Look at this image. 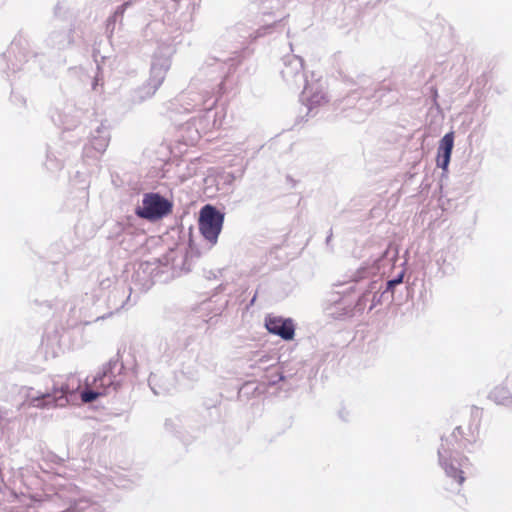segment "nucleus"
Wrapping results in <instances>:
<instances>
[{
    "label": "nucleus",
    "instance_id": "nucleus-1",
    "mask_svg": "<svg viewBox=\"0 0 512 512\" xmlns=\"http://www.w3.org/2000/svg\"><path fill=\"white\" fill-rule=\"evenodd\" d=\"M173 203L158 193H146L143 196L142 206L136 209L140 218L157 221L172 213Z\"/></svg>",
    "mask_w": 512,
    "mask_h": 512
},
{
    "label": "nucleus",
    "instance_id": "nucleus-2",
    "mask_svg": "<svg viewBox=\"0 0 512 512\" xmlns=\"http://www.w3.org/2000/svg\"><path fill=\"white\" fill-rule=\"evenodd\" d=\"M224 217L213 206L205 205L200 210L199 230L203 237L210 243L215 244L221 232Z\"/></svg>",
    "mask_w": 512,
    "mask_h": 512
},
{
    "label": "nucleus",
    "instance_id": "nucleus-3",
    "mask_svg": "<svg viewBox=\"0 0 512 512\" xmlns=\"http://www.w3.org/2000/svg\"><path fill=\"white\" fill-rule=\"evenodd\" d=\"M64 326L61 319L53 318L50 320L45 328V332L42 338V345L47 355L55 358L64 352L62 346V335Z\"/></svg>",
    "mask_w": 512,
    "mask_h": 512
},
{
    "label": "nucleus",
    "instance_id": "nucleus-4",
    "mask_svg": "<svg viewBox=\"0 0 512 512\" xmlns=\"http://www.w3.org/2000/svg\"><path fill=\"white\" fill-rule=\"evenodd\" d=\"M64 398V385L62 384L60 387L55 388L53 392H36L34 389L30 388L27 393V400L29 406L36 408H49L52 406H62V404H58Z\"/></svg>",
    "mask_w": 512,
    "mask_h": 512
},
{
    "label": "nucleus",
    "instance_id": "nucleus-5",
    "mask_svg": "<svg viewBox=\"0 0 512 512\" xmlns=\"http://www.w3.org/2000/svg\"><path fill=\"white\" fill-rule=\"evenodd\" d=\"M267 330L284 340H292L295 334V326L291 319H285L280 316H267L265 319Z\"/></svg>",
    "mask_w": 512,
    "mask_h": 512
},
{
    "label": "nucleus",
    "instance_id": "nucleus-6",
    "mask_svg": "<svg viewBox=\"0 0 512 512\" xmlns=\"http://www.w3.org/2000/svg\"><path fill=\"white\" fill-rule=\"evenodd\" d=\"M9 56L15 58V62H12L13 72L20 71L23 65L28 63L31 58H35L36 55L30 50L28 42L22 40H14L9 48Z\"/></svg>",
    "mask_w": 512,
    "mask_h": 512
},
{
    "label": "nucleus",
    "instance_id": "nucleus-7",
    "mask_svg": "<svg viewBox=\"0 0 512 512\" xmlns=\"http://www.w3.org/2000/svg\"><path fill=\"white\" fill-rule=\"evenodd\" d=\"M454 145V133L449 132L440 140L437 155V164L443 169H446L452 153Z\"/></svg>",
    "mask_w": 512,
    "mask_h": 512
},
{
    "label": "nucleus",
    "instance_id": "nucleus-8",
    "mask_svg": "<svg viewBox=\"0 0 512 512\" xmlns=\"http://www.w3.org/2000/svg\"><path fill=\"white\" fill-rule=\"evenodd\" d=\"M112 385V376L108 375L107 373H103L102 375L98 376L94 379V386L99 389L103 388L102 391H84L81 393V399L83 402L88 403L91 402L98 397L105 394V388Z\"/></svg>",
    "mask_w": 512,
    "mask_h": 512
},
{
    "label": "nucleus",
    "instance_id": "nucleus-9",
    "mask_svg": "<svg viewBox=\"0 0 512 512\" xmlns=\"http://www.w3.org/2000/svg\"><path fill=\"white\" fill-rule=\"evenodd\" d=\"M58 147L59 148H62L61 145H55V146H52V145H49L48 146V150H47V156H46V162H45V166H46V169L52 173H57L59 174L62 170V153L60 150H58Z\"/></svg>",
    "mask_w": 512,
    "mask_h": 512
},
{
    "label": "nucleus",
    "instance_id": "nucleus-10",
    "mask_svg": "<svg viewBox=\"0 0 512 512\" xmlns=\"http://www.w3.org/2000/svg\"><path fill=\"white\" fill-rule=\"evenodd\" d=\"M48 117L51 122L60 129V134L63 133L64 114L63 102L60 97L51 102L48 108Z\"/></svg>",
    "mask_w": 512,
    "mask_h": 512
},
{
    "label": "nucleus",
    "instance_id": "nucleus-11",
    "mask_svg": "<svg viewBox=\"0 0 512 512\" xmlns=\"http://www.w3.org/2000/svg\"><path fill=\"white\" fill-rule=\"evenodd\" d=\"M109 141L110 134L108 130L104 127H99L92 134L90 144L93 149H95L99 153H102L107 149Z\"/></svg>",
    "mask_w": 512,
    "mask_h": 512
},
{
    "label": "nucleus",
    "instance_id": "nucleus-12",
    "mask_svg": "<svg viewBox=\"0 0 512 512\" xmlns=\"http://www.w3.org/2000/svg\"><path fill=\"white\" fill-rule=\"evenodd\" d=\"M445 470H446V473L449 476L453 477L455 480H457V482L460 485L464 482L465 478H464L463 472L461 470L456 469V468H454L452 466H450L449 468L446 467Z\"/></svg>",
    "mask_w": 512,
    "mask_h": 512
},
{
    "label": "nucleus",
    "instance_id": "nucleus-13",
    "mask_svg": "<svg viewBox=\"0 0 512 512\" xmlns=\"http://www.w3.org/2000/svg\"><path fill=\"white\" fill-rule=\"evenodd\" d=\"M55 38L58 39L57 43L58 44H61L62 43V34L61 33H57L56 35L54 34H51L48 38V41L52 44V45H55L56 43V40Z\"/></svg>",
    "mask_w": 512,
    "mask_h": 512
},
{
    "label": "nucleus",
    "instance_id": "nucleus-14",
    "mask_svg": "<svg viewBox=\"0 0 512 512\" xmlns=\"http://www.w3.org/2000/svg\"><path fill=\"white\" fill-rule=\"evenodd\" d=\"M54 16L56 18L62 19V5L58 2L54 7Z\"/></svg>",
    "mask_w": 512,
    "mask_h": 512
},
{
    "label": "nucleus",
    "instance_id": "nucleus-15",
    "mask_svg": "<svg viewBox=\"0 0 512 512\" xmlns=\"http://www.w3.org/2000/svg\"><path fill=\"white\" fill-rule=\"evenodd\" d=\"M400 282H401V278H400V279H397V280L389 281V282H388V285H389V286H393V285L398 284V283H400Z\"/></svg>",
    "mask_w": 512,
    "mask_h": 512
},
{
    "label": "nucleus",
    "instance_id": "nucleus-16",
    "mask_svg": "<svg viewBox=\"0 0 512 512\" xmlns=\"http://www.w3.org/2000/svg\"><path fill=\"white\" fill-rule=\"evenodd\" d=\"M10 62H11V63H12V62H15V59H14V60L10 59ZM8 69H11V70L13 71V66H12V65H11V66H8Z\"/></svg>",
    "mask_w": 512,
    "mask_h": 512
}]
</instances>
